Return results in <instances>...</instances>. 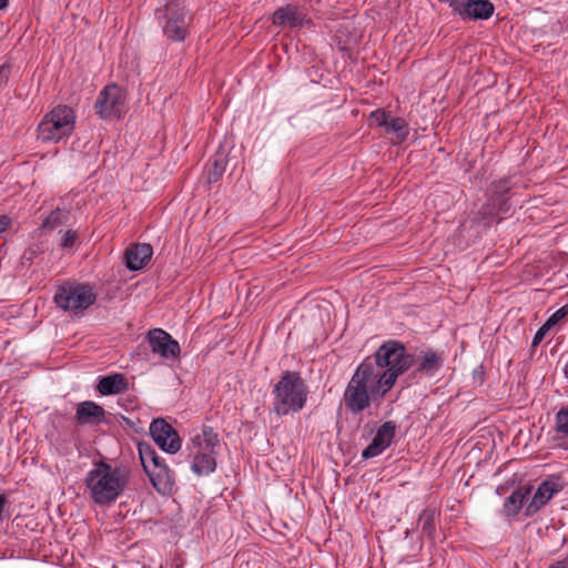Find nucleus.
<instances>
[{
  "label": "nucleus",
  "mask_w": 568,
  "mask_h": 568,
  "mask_svg": "<svg viewBox=\"0 0 568 568\" xmlns=\"http://www.w3.org/2000/svg\"><path fill=\"white\" fill-rule=\"evenodd\" d=\"M104 417L103 407L94 402H82L77 407L75 418L79 425H100Z\"/></svg>",
  "instance_id": "nucleus-15"
},
{
  "label": "nucleus",
  "mask_w": 568,
  "mask_h": 568,
  "mask_svg": "<svg viewBox=\"0 0 568 568\" xmlns=\"http://www.w3.org/2000/svg\"><path fill=\"white\" fill-rule=\"evenodd\" d=\"M77 237H78V235H77L75 231H72V230L67 231L64 233V235L62 236L61 246L62 247H71L74 244Z\"/></svg>",
  "instance_id": "nucleus-33"
},
{
  "label": "nucleus",
  "mask_w": 568,
  "mask_h": 568,
  "mask_svg": "<svg viewBox=\"0 0 568 568\" xmlns=\"http://www.w3.org/2000/svg\"><path fill=\"white\" fill-rule=\"evenodd\" d=\"M84 483L93 501L104 505L114 501L124 490L128 476L124 469L112 467L110 464L99 460L94 463V468L88 473Z\"/></svg>",
  "instance_id": "nucleus-2"
},
{
  "label": "nucleus",
  "mask_w": 568,
  "mask_h": 568,
  "mask_svg": "<svg viewBox=\"0 0 568 568\" xmlns=\"http://www.w3.org/2000/svg\"><path fill=\"white\" fill-rule=\"evenodd\" d=\"M415 362V355L407 353L403 343L393 341V386L399 375L408 371Z\"/></svg>",
  "instance_id": "nucleus-17"
},
{
  "label": "nucleus",
  "mask_w": 568,
  "mask_h": 568,
  "mask_svg": "<svg viewBox=\"0 0 568 568\" xmlns=\"http://www.w3.org/2000/svg\"><path fill=\"white\" fill-rule=\"evenodd\" d=\"M74 123V111L68 105H58L38 125V138L43 142H57L72 133Z\"/></svg>",
  "instance_id": "nucleus-4"
},
{
  "label": "nucleus",
  "mask_w": 568,
  "mask_h": 568,
  "mask_svg": "<svg viewBox=\"0 0 568 568\" xmlns=\"http://www.w3.org/2000/svg\"><path fill=\"white\" fill-rule=\"evenodd\" d=\"M154 489L161 495H170L174 487V477L166 464H160L145 471Z\"/></svg>",
  "instance_id": "nucleus-13"
},
{
  "label": "nucleus",
  "mask_w": 568,
  "mask_h": 568,
  "mask_svg": "<svg viewBox=\"0 0 568 568\" xmlns=\"http://www.w3.org/2000/svg\"><path fill=\"white\" fill-rule=\"evenodd\" d=\"M368 124L369 126L376 128L385 126L386 131H388L390 128V123L388 122V115L386 111L383 109L375 110L369 114Z\"/></svg>",
  "instance_id": "nucleus-29"
},
{
  "label": "nucleus",
  "mask_w": 568,
  "mask_h": 568,
  "mask_svg": "<svg viewBox=\"0 0 568 568\" xmlns=\"http://www.w3.org/2000/svg\"><path fill=\"white\" fill-rule=\"evenodd\" d=\"M552 326L546 321V323L539 327V329L536 332L534 338H532V346L536 347L537 345H539L541 343V341L544 339V337L546 336V334L548 333V331L551 328Z\"/></svg>",
  "instance_id": "nucleus-32"
},
{
  "label": "nucleus",
  "mask_w": 568,
  "mask_h": 568,
  "mask_svg": "<svg viewBox=\"0 0 568 568\" xmlns=\"http://www.w3.org/2000/svg\"><path fill=\"white\" fill-rule=\"evenodd\" d=\"M390 341L385 342L371 357L355 369L343 395L346 410L357 415L375 404L390 390Z\"/></svg>",
  "instance_id": "nucleus-1"
},
{
  "label": "nucleus",
  "mask_w": 568,
  "mask_h": 568,
  "mask_svg": "<svg viewBox=\"0 0 568 568\" xmlns=\"http://www.w3.org/2000/svg\"><path fill=\"white\" fill-rule=\"evenodd\" d=\"M150 434L155 444L165 453L175 454L180 450V436L164 418L153 419L150 425Z\"/></svg>",
  "instance_id": "nucleus-9"
},
{
  "label": "nucleus",
  "mask_w": 568,
  "mask_h": 568,
  "mask_svg": "<svg viewBox=\"0 0 568 568\" xmlns=\"http://www.w3.org/2000/svg\"><path fill=\"white\" fill-rule=\"evenodd\" d=\"M390 445V420L384 422L378 428L372 443L363 450V459H369L382 454Z\"/></svg>",
  "instance_id": "nucleus-16"
},
{
  "label": "nucleus",
  "mask_w": 568,
  "mask_h": 568,
  "mask_svg": "<svg viewBox=\"0 0 568 568\" xmlns=\"http://www.w3.org/2000/svg\"><path fill=\"white\" fill-rule=\"evenodd\" d=\"M190 457L193 458L192 470L199 476L207 475L216 468L215 454L190 455Z\"/></svg>",
  "instance_id": "nucleus-24"
},
{
  "label": "nucleus",
  "mask_w": 568,
  "mask_h": 568,
  "mask_svg": "<svg viewBox=\"0 0 568 568\" xmlns=\"http://www.w3.org/2000/svg\"><path fill=\"white\" fill-rule=\"evenodd\" d=\"M7 503V497L4 495H0V519L2 518V513Z\"/></svg>",
  "instance_id": "nucleus-37"
},
{
  "label": "nucleus",
  "mask_w": 568,
  "mask_h": 568,
  "mask_svg": "<svg viewBox=\"0 0 568 568\" xmlns=\"http://www.w3.org/2000/svg\"><path fill=\"white\" fill-rule=\"evenodd\" d=\"M140 459L143 466V469L145 468V465L148 466L153 462V458H156V450L146 443H139L138 445Z\"/></svg>",
  "instance_id": "nucleus-30"
},
{
  "label": "nucleus",
  "mask_w": 568,
  "mask_h": 568,
  "mask_svg": "<svg viewBox=\"0 0 568 568\" xmlns=\"http://www.w3.org/2000/svg\"><path fill=\"white\" fill-rule=\"evenodd\" d=\"M148 341L153 353L162 357H178L180 355V345L172 336L161 328L151 329L148 333Z\"/></svg>",
  "instance_id": "nucleus-10"
},
{
  "label": "nucleus",
  "mask_w": 568,
  "mask_h": 568,
  "mask_svg": "<svg viewBox=\"0 0 568 568\" xmlns=\"http://www.w3.org/2000/svg\"><path fill=\"white\" fill-rule=\"evenodd\" d=\"M128 388V382L122 374H112L102 377L97 386L101 395H114L124 392Z\"/></svg>",
  "instance_id": "nucleus-21"
},
{
  "label": "nucleus",
  "mask_w": 568,
  "mask_h": 568,
  "mask_svg": "<svg viewBox=\"0 0 568 568\" xmlns=\"http://www.w3.org/2000/svg\"><path fill=\"white\" fill-rule=\"evenodd\" d=\"M11 74V67L8 63L0 65V88L6 85Z\"/></svg>",
  "instance_id": "nucleus-34"
},
{
  "label": "nucleus",
  "mask_w": 568,
  "mask_h": 568,
  "mask_svg": "<svg viewBox=\"0 0 568 568\" xmlns=\"http://www.w3.org/2000/svg\"><path fill=\"white\" fill-rule=\"evenodd\" d=\"M53 300L63 311L80 314L95 303L97 294L89 284L67 283L59 286Z\"/></svg>",
  "instance_id": "nucleus-5"
},
{
  "label": "nucleus",
  "mask_w": 568,
  "mask_h": 568,
  "mask_svg": "<svg viewBox=\"0 0 568 568\" xmlns=\"http://www.w3.org/2000/svg\"><path fill=\"white\" fill-rule=\"evenodd\" d=\"M494 11L495 7L489 0H464L455 13L463 19L487 20Z\"/></svg>",
  "instance_id": "nucleus-12"
},
{
  "label": "nucleus",
  "mask_w": 568,
  "mask_h": 568,
  "mask_svg": "<svg viewBox=\"0 0 568 568\" xmlns=\"http://www.w3.org/2000/svg\"><path fill=\"white\" fill-rule=\"evenodd\" d=\"M555 435L554 440L566 443H560V446L568 448V407H561L555 415V426H554Z\"/></svg>",
  "instance_id": "nucleus-23"
},
{
  "label": "nucleus",
  "mask_w": 568,
  "mask_h": 568,
  "mask_svg": "<svg viewBox=\"0 0 568 568\" xmlns=\"http://www.w3.org/2000/svg\"><path fill=\"white\" fill-rule=\"evenodd\" d=\"M70 211L65 209L57 207L51 211L50 214L43 219L41 229L52 231L60 225L65 224L69 221Z\"/></svg>",
  "instance_id": "nucleus-26"
},
{
  "label": "nucleus",
  "mask_w": 568,
  "mask_h": 568,
  "mask_svg": "<svg viewBox=\"0 0 568 568\" xmlns=\"http://www.w3.org/2000/svg\"><path fill=\"white\" fill-rule=\"evenodd\" d=\"M558 491V485L552 481H542L532 496L531 501L526 507V516H531L546 505L555 493Z\"/></svg>",
  "instance_id": "nucleus-18"
},
{
  "label": "nucleus",
  "mask_w": 568,
  "mask_h": 568,
  "mask_svg": "<svg viewBox=\"0 0 568 568\" xmlns=\"http://www.w3.org/2000/svg\"><path fill=\"white\" fill-rule=\"evenodd\" d=\"M409 134V125L402 118H393V144L404 142Z\"/></svg>",
  "instance_id": "nucleus-28"
},
{
  "label": "nucleus",
  "mask_w": 568,
  "mask_h": 568,
  "mask_svg": "<svg viewBox=\"0 0 568 568\" xmlns=\"http://www.w3.org/2000/svg\"><path fill=\"white\" fill-rule=\"evenodd\" d=\"M226 168V160L225 156L222 154H216L212 165L209 168L207 171V182L209 183H215L221 179Z\"/></svg>",
  "instance_id": "nucleus-27"
},
{
  "label": "nucleus",
  "mask_w": 568,
  "mask_h": 568,
  "mask_svg": "<svg viewBox=\"0 0 568 568\" xmlns=\"http://www.w3.org/2000/svg\"><path fill=\"white\" fill-rule=\"evenodd\" d=\"M550 568H568V566L562 561H558L555 565H551Z\"/></svg>",
  "instance_id": "nucleus-38"
},
{
  "label": "nucleus",
  "mask_w": 568,
  "mask_h": 568,
  "mask_svg": "<svg viewBox=\"0 0 568 568\" xmlns=\"http://www.w3.org/2000/svg\"><path fill=\"white\" fill-rule=\"evenodd\" d=\"M11 220L8 215H0V233H2L10 224Z\"/></svg>",
  "instance_id": "nucleus-35"
},
{
  "label": "nucleus",
  "mask_w": 568,
  "mask_h": 568,
  "mask_svg": "<svg viewBox=\"0 0 568 568\" xmlns=\"http://www.w3.org/2000/svg\"><path fill=\"white\" fill-rule=\"evenodd\" d=\"M440 366V355L433 349H428L424 353L423 358L417 366V372L433 375Z\"/></svg>",
  "instance_id": "nucleus-25"
},
{
  "label": "nucleus",
  "mask_w": 568,
  "mask_h": 568,
  "mask_svg": "<svg viewBox=\"0 0 568 568\" xmlns=\"http://www.w3.org/2000/svg\"><path fill=\"white\" fill-rule=\"evenodd\" d=\"M530 494L529 487H520L506 498L504 503V511L506 516H516L524 506L525 500Z\"/></svg>",
  "instance_id": "nucleus-22"
},
{
  "label": "nucleus",
  "mask_w": 568,
  "mask_h": 568,
  "mask_svg": "<svg viewBox=\"0 0 568 568\" xmlns=\"http://www.w3.org/2000/svg\"><path fill=\"white\" fill-rule=\"evenodd\" d=\"M440 510L435 506L426 507L418 516V527L420 532L427 536L430 540L436 536V524L439 519Z\"/></svg>",
  "instance_id": "nucleus-20"
},
{
  "label": "nucleus",
  "mask_w": 568,
  "mask_h": 568,
  "mask_svg": "<svg viewBox=\"0 0 568 568\" xmlns=\"http://www.w3.org/2000/svg\"><path fill=\"white\" fill-rule=\"evenodd\" d=\"M305 22V14H303L296 7L287 4L286 7L278 8L273 13V23L275 26L291 28L302 27Z\"/></svg>",
  "instance_id": "nucleus-19"
},
{
  "label": "nucleus",
  "mask_w": 568,
  "mask_h": 568,
  "mask_svg": "<svg viewBox=\"0 0 568 568\" xmlns=\"http://www.w3.org/2000/svg\"><path fill=\"white\" fill-rule=\"evenodd\" d=\"M568 315V303L561 306L559 310H557L548 320L547 322L555 326L557 323H559L562 318H565Z\"/></svg>",
  "instance_id": "nucleus-31"
},
{
  "label": "nucleus",
  "mask_w": 568,
  "mask_h": 568,
  "mask_svg": "<svg viewBox=\"0 0 568 568\" xmlns=\"http://www.w3.org/2000/svg\"><path fill=\"white\" fill-rule=\"evenodd\" d=\"M160 464H165L163 462V459L156 454V458H153V462H151V464H149L148 466L145 465V468H144V471H148L150 470L152 467L154 466H159Z\"/></svg>",
  "instance_id": "nucleus-36"
},
{
  "label": "nucleus",
  "mask_w": 568,
  "mask_h": 568,
  "mask_svg": "<svg viewBox=\"0 0 568 568\" xmlns=\"http://www.w3.org/2000/svg\"><path fill=\"white\" fill-rule=\"evenodd\" d=\"M153 247L148 243H138L125 251V266L130 271H140L151 260Z\"/></svg>",
  "instance_id": "nucleus-14"
},
{
  "label": "nucleus",
  "mask_w": 568,
  "mask_h": 568,
  "mask_svg": "<svg viewBox=\"0 0 568 568\" xmlns=\"http://www.w3.org/2000/svg\"><path fill=\"white\" fill-rule=\"evenodd\" d=\"M124 103V91L118 84H109L99 93L94 110L103 120L120 118Z\"/></svg>",
  "instance_id": "nucleus-8"
},
{
  "label": "nucleus",
  "mask_w": 568,
  "mask_h": 568,
  "mask_svg": "<svg viewBox=\"0 0 568 568\" xmlns=\"http://www.w3.org/2000/svg\"><path fill=\"white\" fill-rule=\"evenodd\" d=\"M9 6V0H0V10L6 9Z\"/></svg>",
  "instance_id": "nucleus-39"
},
{
  "label": "nucleus",
  "mask_w": 568,
  "mask_h": 568,
  "mask_svg": "<svg viewBox=\"0 0 568 568\" xmlns=\"http://www.w3.org/2000/svg\"><path fill=\"white\" fill-rule=\"evenodd\" d=\"M162 16L168 18L163 27L166 38L170 41H184L189 33V24L186 12L179 0H168Z\"/></svg>",
  "instance_id": "nucleus-7"
},
{
  "label": "nucleus",
  "mask_w": 568,
  "mask_h": 568,
  "mask_svg": "<svg viewBox=\"0 0 568 568\" xmlns=\"http://www.w3.org/2000/svg\"><path fill=\"white\" fill-rule=\"evenodd\" d=\"M220 445L219 435L210 426H203L202 433L195 435L190 444L187 450L190 455H206L216 454V448Z\"/></svg>",
  "instance_id": "nucleus-11"
},
{
  "label": "nucleus",
  "mask_w": 568,
  "mask_h": 568,
  "mask_svg": "<svg viewBox=\"0 0 568 568\" xmlns=\"http://www.w3.org/2000/svg\"><path fill=\"white\" fill-rule=\"evenodd\" d=\"M272 394L274 396L273 412L277 416H285L304 408L308 387L300 372L285 371L277 383L274 384Z\"/></svg>",
  "instance_id": "nucleus-3"
},
{
  "label": "nucleus",
  "mask_w": 568,
  "mask_h": 568,
  "mask_svg": "<svg viewBox=\"0 0 568 568\" xmlns=\"http://www.w3.org/2000/svg\"><path fill=\"white\" fill-rule=\"evenodd\" d=\"M514 183L510 178L494 181L487 192V202L479 213L483 217H494L510 210L509 199L513 195Z\"/></svg>",
  "instance_id": "nucleus-6"
}]
</instances>
